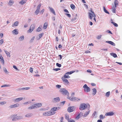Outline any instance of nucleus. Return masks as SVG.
I'll return each instance as SVG.
<instances>
[{"mask_svg": "<svg viewBox=\"0 0 122 122\" xmlns=\"http://www.w3.org/2000/svg\"><path fill=\"white\" fill-rule=\"evenodd\" d=\"M91 13L89 12L88 13L89 18L91 19H92V17H94V18L93 19L96 22V19L95 18V17H96V15L94 13L93 11H92L91 10Z\"/></svg>", "mask_w": 122, "mask_h": 122, "instance_id": "1", "label": "nucleus"}, {"mask_svg": "<svg viewBox=\"0 0 122 122\" xmlns=\"http://www.w3.org/2000/svg\"><path fill=\"white\" fill-rule=\"evenodd\" d=\"M60 91L62 93V94L63 95H66L67 96H68L69 95L68 92L65 88H62L61 89Z\"/></svg>", "mask_w": 122, "mask_h": 122, "instance_id": "2", "label": "nucleus"}, {"mask_svg": "<svg viewBox=\"0 0 122 122\" xmlns=\"http://www.w3.org/2000/svg\"><path fill=\"white\" fill-rule=\"evenodd\" d=\"M87 107L86 104L84 103L81 104L80 105L79 109L81 110H85Z\"/></svg>", "mask_w": 122, "mask_h": 122, "instance_id": "3", "label": "nucleus"}, {"mask_svg": "<svg viewBox=\"0 0 122 122\" xmlns=\"http://www.w3.org/2000/svg\"><path fill=\"white\" fill-rule=\"evenodd\" d=\"M55 112H52L51 110L50 111L44 113L43 115L45 116H48L55 114Z\"/></svg>", "mask_w": 122, "mask_h": 122, "instance_id": "4", "label": "nucleus"}, {"mask_svg": "<svg viewBox=\"0 0 122 122\" xmlns=\"http://www.w3.org/2000/svg\"><path fill=\"white\" fill-rule=\"evenodd\" d=\"M76 108V107L75 106L69 107L67 109V111L69 112H71L74 111Z\"/></svg>", "mask_w": 122, "mask_h": 122, "instance_id": "5", "label": "nucleus"}, {"mask_svg": "<svg viewBox=\"0 0 122 122\" xmlns=\"http://www.w3.org/2000/svg\"><path fill=\"white\" fill-rule=\"evenodd\" d=\"M83 88H84V91L85 92H89L90 91V89L86 84H85L83 86Z\"/></svg>", "mask_w": 122, "mask_h": 122, "instance_id": "6", "label": "nucleus"}, {"mask_svg": "<svg viewBox=\"0 0 122 122\" xmlns=\"http://www.w3.org/2000/svg\"><path fill=\"white\" fill-rule=\"evenodd\" d=\"M35 27V24L32 25L30 28L29 30L28 31V32L29 33L31 32L34 30Z\"/></svg>", "mask_w": 122, "mask_h": 122, "instance_id": "7", "label": "nucleus"}, {"mask_svg": "<svg viewBox=\"0 0 122 122\" xmlns=\"http://www.w3.org/2000/svg\"><path fill=\"white\" fill-rule=\"evenodd\" d=\"M61 107H53L51 109V110L52 112H54V111L58 110L60 109Z\"/></svg>", "mask_w": 122, "mask_h": 122, "instance_id": "8", "label": "nucleus"}, {"mask_svg": "<svg viewBox=\"0 0 122 122\" xmlns=\"http://www.w3.org/2000/svg\"><path fill=\"white\" fill-rule=\"evenodd\" d=\"M71 99V101L74 102L79 101L80 100L79 99H78L76 97H72Z\"/></svg>", "mask_w": 122, "mask_h": 122, "instance_id": "9", "label": "nucleus"}, {"mask_svg": "<svg viewBox=\"0 0 122 122\" xmlns=\"http://www.w3.org/2000/svg\"><path fill=\"white\" fill-rule=\"evenodd\" d=\"M17 115L16 114L11 115L10 116V118L12 119V120L13 121H16V118Z\"/></svg>", "mask_w": 122, "mask_h": 122, "instance_id": "10", "label": "nucleus"}, {"mask_svg": "<svg viewBox=\"0 0 122 122\" xmlns=\"http://www.w3.org/2000/svg\"><path fill=\"white\" fill-rule=\"evenodd\" d=\"M114 113L113 112H108L106 113L105 115L106 116H112V115H113Z\"/></svg>", "mask_w": 122, "mask_h": 122, "instance_id": "11", "label": "nucleus"}, {"mask_svg": "<svg viewBox=\"0 0 122 122\" xmlns=\"http://www.w3.org/2000/svg\"><path fill=\"white\" fill-rule=\"evenodd\" d=\"M60 99L59 97H57L53 98V100L54 102H58L60 101Z\"/></svg>", "mask_w": 122, "mask_h": 122, "instance_id": "12", "label": "nucleus"}, {"mask_svg": "<svg viewBox=\"0 0 122 122\" xmlns=\"http://www.w3.org/2000/svg\"><path fill=\"white\" fill-rule=\"evenodd\" d=\"M19 106V104L16 103L10 106L9 107L10 108H12L18 107Z\"/></svg>", "mask_w": 122, "mask_h": 122, "instance_id": "13", "label": "nucleus"}, {"mask_svg": "<svg viewBox=\"0 0 122 122\" xmlns=\"http://www.w3.org/2000/svg\"><path fill=\"white\" fill-rule=\"evenodd\" d=\"M82 116L83 113L81 112L75 118L76 119L78 120Z\"/></svg>", "mask_w": 122, "mask_h": 122, "instance_id": "14", "label": "nucleus"}, {"mask_svg": "<svg viewBox=\"0 0 122 122\" xmlns=\"http://www.w3.org/2000/svg\"><path fill=\"white\" fill-rule=\"evenodd\" d=\"M23 99V98L22 97L19 98L14 99V101L16 102H18L22 100Z\"/></svg>", "mask_w": 122, "mask_h": 122, "instance_id": "15", "label": "nucleus"}, {"mask_svg": "<svg viewBox=\"0 0 122 122\" xmlns=\"http://www.w3.org/2000/svg\"><path fill=\"white\" fill-rule=\"evenodd\" d=\"M12 33L14 35H17L18 33V32L17 29H15L12 31Z\"/></svg>", "mask_w": 122, "mask_h": 122, "instance_id": "16", "label": "nucleus"}, {"mask_svg": "<svg viewBox=\"0 0 122 122\" xmlns=\"http://www.w3.org/2000/svg\"><path fill=\"white\" fill-rule=\"evenodd\" d=\"M44 34V33H42L39 34L38 37H37V40L40 39L42 37L43 35Z\"/></svg>", "mask_w": 122, "mask_h": 122, "instance_id": "17", "label": "nucleus"}, {"mask_svg": "<svg viewBox=\"0 0 122 122\" xmlns=\"http://www.w3.org/2000/svg\"><path fill=\"white\" fill-rule=\"evenodd\" d=\"M119 2L117 0H115L114 2L115 6L114 7H116L118 5Z\"/></svg>", "mask_w": 122, "mask_h": 122, "instance_id": "18", "label": "nucleus"}, {"mask_svg": "<svg viewBox=\"0 0 122 122\" xmlns=\"http://www.w3.org/2000/svg\"><path fill=\"white\" fill-rule=\"evenodd\" d=\"M49 8L50 9V11H51V12L53 13L54 15H56V13H55V11L52 8H51L50 7H49Z\"/></svg>", "mask_w": 122, "mask_h": 122, "instance_id": "19", "label": "nucleus"}, {"mask_svg": "<svg viewBox=\"0 0 122 122\" xmlns=\"http://www.w3.org/2000/svg\"><path fill=\"white\" fill-rule=\"evenodd\" d=\"M30 87H26L25 88H22L19 89V90H27L30 89Z\"/></svg>", "mask_w": 122, "mask_h": 122, "instance_id": "20", "label": "nucleus"}, {"mask_svg": "<svg viewBox=\"0 0 122 122\" xmlns=\"http://www.w3.org/2000/svg\"><path fill=\"white\" fill-rule=\"evenodd\" d=\"M4 51L8 56L9 57H10V53L8 52L5 49H4Z\"/></svg>", "mask_w": 122, "mask_h": 122, "instance_id": "21", "label": "nucleus"}, {"mask_svg": "<svg viewBox=\"0 0 122 122\" xmlns=\"http://www.w3.org/2000/svg\"><path fill=\"white\" fill-rule=\"evenodd\" d=\"M19 22L18 21H16L12 25V27L17 26L18 25Z\"/></svg>", "mask_w": 122, "mask_h": 122, "instance_id": "22", "label": "nucleus"}, {"mask_svg": "<svg viewBox=\"0 0 122 122\" xmlns=\"http://www.w3.org/2000/svg\"><path fill=\"white\" fill-rule=\"evenodd\" d=\"M23 118L21 116H16V121L17 120H20L22 119Z\"/></svg>", "mask_w": 122, "mask_h": 122, "instance_id": "23", "label": "nucleus"}, {"mask_svg": "<svg viewBox=\"0 0 122 122\" xmlns=\"http://www.w3.org/2000/svg\"><path fill=\"white\" fill-rule=\"evenodd\" d=\"M93 91L92 94L93 95H95L97 93V90L96 88H94L92 89Z\"/></svg>", "mask_w": 122, "mask_h": 122, "instance_id": "24", "label": "nucleus"}, {"mask_svg": "<svg viewBox=\"0 0 122 122\" xmlns=\"http://www.w3.org/2000/svg\"><path fill=\"white\" fill-rule=\"evenodd\" d=\"M36 107L35 106L34 104L31 106H30L28 108V109H34Z\"/></svg>", "mask_w": 122, "mask_h": 122, "instance_id": "25", "label": "nucleus"}, {"mask_svg": "<svg viewBox=\"0 0 122 122\" xmlns=\"http://www.w3.org/2000/svg\"><path fill=\"white\" fill-rule=\"evenodd\" d=\"M14 1L12 0H10L8 3V4L10 5H11L13 4Z\"/></svg>", "mask_w": 122, "mask_h": 122, "instance_id": "26", "label": "nucleus"}, {"mask_svg": "<svg viewBox=\"0 0 122 122\" xmlns=\"http://www.w3.org/2000/svg\"><path fill=\"white\" fill-rule=\"evenodd\" d=\"M90 112V110H89L88 111L86 112L83 115V116L84 117H86L87 116V115L89 114Z\"/></svg>", "mask_w": 122, "mask_h": 122, "instance_id": "27", "label": "nucleus"}, {"mask_svg": "<svg viewBox=\"0 0 122 122\" xmlns=\"http://www.w3.org/2000/svg\"><path fill=\"white\" fill-rule=\"evenodd\" d=\"M110 55L114 58H116L117 57V55L115 53H110Z\"/></svg>", "mask_w": 122, "mask_h": 122, "instance_id": "28", "label": "nucleus"}, {"mask_svg": "<svg viewBox=\"0 0 122 122\" xmlns=\"http://www.w3.org/2000/svg\"><path fill=\"white\" fill-rule=\"evenodd\" d=\"M103 9L104 11L106 13L108 14H109V12L107 11L106 10V8L104 6L103 7Z\"/></svg>", "mask_w": 122, "mask_h": 122, "instance_id": "29", "label": "nucleus"}, {"mask_svg": "<svg viewBox=\"0 0 122 122\" xmlns=\"http://www.w3.org/2000/svg\"><path fill=\"white\" fill-rule=\"evenodd\" d=\"M48 25L47 23L46 22L44 24L43 26V28L44 29H46Z\"/></svg>", "mask_w": 122, "mask_h": 122, "instance_id": "30", "label": "nucleus"}, {"mask_svg": "<svg viewBox=\"0 0 122 122\" xmlns=\"http://www.w3.org/2000/svg\"><path fill=\"white\" fill-rule=\"evenodd\" d=\"M35 106H37L38 107H41L42 106V104L41 103H39L36 104H34Z\"/></svg>", "mask_w": 122, "mask_h": 122, "instance_id": "31", "label": "nucleus"}, {"mask_svg": "<svg viewBox=\"0 0 122 122\" xmlns=\"http://www.w3.org/2000/svg\"><path fill=\"white\" fill-rule=\"evenodd\" d=\"M75 72V71H72L70 72H67L66 73V74H67L68 75H70L72 73Z\"/></svg>", "mask_w": 122, "mask_h": 122, "instance_id": "32", "label": "nucleus"}, {"mask_svg": "<svg viewBox=\"0 0 122 122\" xmlns=\"http://www.w3.org/2000/svg\"><path fill=\"white\" fill-rule=\"evenodd\" d=\"M116 7H114L113 6L112 8V12L114 13H115L116 12Z\"/></svg>", "mask_w": 122, "mask_h": 122, "instance_id": "33", "label": "nucleus"}, {"mask_svg": "<svg viewBox=\"0 0 122 122\" xmlns=\"http://www.w3.org/2000/svg\"><path fill=\"white\" fill-rule=\"evenodd\" d=\"M24 36H22L19 37V40L20 41H22L24 40Z\"/></svg>", "mask_w": 122, "mask_h": 122, "instance_id": "34", "label": "nucleus"}, {"mask_svg": "<svg viewBox=\"0 0 122 122\" xmlns=\"http://www.w3.org/2000/svg\"><path fill=\"white\" fill-rule=\"evenodd\" d=\"M40 11V10L36 9V11H35V13L36 15H37L38 14Z\"/></svg>", "mask_w": 122, "mask_h": 122, "instance_id": "35", "label": "nucleus"}, {"mask_svg": "<svg viewBox=\"0 0 122 122\" xmlns=\"http://www.w3.org/2000/svg\"><path fill=\"white\" fill-rule=\"evenodd\" d=\"M70 7L73 10L75 9V6L73 4H72L71 5Z\"/></svg>", "mask_w": 122, "mask_h": 122, "instance_id": "36", "label": "nucleus"}, {"mask_svg": "<svg viewBox=\"0 0 122 122\" xmlns=\"http://www.w3.org/2000/svg\"><path fill=\"white\" fill-rule=\"evenodd\" d=\"M42 30L41 28L40 27H39L37 29L36 31V32H39L41 31Z\"/></svg>", "mask_w": 122, "mask_h": 122, "instance_id": "37", "label": "nucleus"}, {"mask_svg": "<svg viewBox=\"0 0 122 122\" xmlns=\"http://www.w3.org/2000/svg\"><path fill=\"white\" fill-rule=\"evenodd\" d=\"M25 2V1L24 0H22L19 2V3L21 5H23Z\"/></svg>", "mask_w": 122, "mask_h": 122, "instance_id": "38", "label": "nucleus"}, {"mask_svg": "<svg viewBox=\"0 0 122 122\" xmlns=\"http://www.w3.org/2000/svg\"><path fill=\"white\" fill-rule=\"evenodd\" d=\"M99 117L100 118V119H103L105 117V116H103V115L102 114L100 115Z\"/></svg>", "mask_w": 122, "mask_h": 122, "instance_id": "39", "label": "nucleus"}, {"mask_svg": "<svg viewBox=\"0 0 122 122\" xmlns=\"http://www.w3.org/2000/svg\"><path fill=\"white\" fill-rule=\"evenodd\" d=\"M110 92L109 91L106 93L105 96L107 97H108L110 94Z\"/></svg>", "mask_w": 122, "mask_h": 122, "instance_id": "40", "label": "nucleus"}, {"mask_svg": "<svg viewBox=\"0 0 122 122\" xmlns=\"http://www.w3.org/2000/svg\"><path fill=\"white\" fill-rule=\"evenodd\" d=\"M31 116V113H29L25 115V116L26 117H30Z\"/></svg>", "mask_w": 122, "mask_h": 122, "instance_id": "41", "label": "nucleus"}, {"mask_svg": "<svg viewBox=\"0 0 122 122\" xmlns=\"http://www.w3.org/2000/svg\"><path fill=\"white\" fill-rule=\"evenodd\" d=\"M111 23H112L116 27L118 26V25L117 24L115 23L114 22L112 21L111 22Z\"/></svg>", "mask_w": 122, "mask_h": 122, "instance_id": "42", "label": "nucleus"}, {"mask_svg": "<svg viewBox=\"0 0 122 122\" xmlns=\"http://www.w3.org/2000/svg\"><path fill=\"white\" fill-rule=\"evenodd\" d=\"M68 74H66V73L65 74V75H64V76L65 78H69L70 77L69 76L67 75Z\"/></svg>", "mask_w": 122, "mask_h": 122, "instance_id": "43", "label": "nucleus"}, {"mask_svg": "<svg viewBox=\"0 0 122 122\" xmlns=\"http://www.w3.org/2000/svg\"><path fill=\"white\" fill-rule=\"evenodd\" d=\"M6 103V102H0V104L2 105H4Z\"/></svg>", "mask_w": 122, "mask_h": 122, "instance_id": "44", "label": "nucleus"}, {"mask_svg": "<svg viewBox=\"0 0 122 122\" xmlns=\"http://www.w3.org/2000/svg\"><path fill=\"white\" fill-rule=\"evenodd\" d=\"M109 44L113 46H115V44L113 42L111 41H110Z\"/></svg>", "mask_w": 122, "mask_h": 122, "instance_id": "45", "label": "nucleus"}, {"mask_svg": "<svg viewBox=\"0 0 122 122\" xmlns=\"http://www.w3.org/2000/svg\"><path fill=\"white\" fill-rule=\"evenodd\" d=\"M10 85H7V84H5L4 85H3L1 86V87H8L10 86Z\"/></svg>", "mask_w": 122, "mask_h": 122, "instance_id": "46", "label": "nucleus"}, {"mask_svg": "<svg viewBox=\"0 0 122 122\" xmlns=\"http://www.w3.org/2000/svg\"><path fill=\"white\" fill-rule=\"evenodd\" d=\"M3 69L5 73H8V71L6 69L5 67H4L3 68Z\"/></svg>", "mask_w": 122, "mask_h": 122, "instance_id": "47", "label": "nucleus"}, {"mask_svg": "<svg viewBox=\"0 0 122 122\" xmlns=\"http://www.w3.org/2000/svg\"><path fill=\"white\" fill-rule=\"evenodd\" d=\"M68 122H75L74 120L71 119L68 120Z\"/></svg>", "mask_w": 122, "mask_h": 122, "instance_id": "48", "label": "nucleus"}, {"mask_svg": "<svg viewBox=\"0 0 122 122\" xmlns=\"http://www.w3.org/2000/svg\"><path fill=\"white\" fill-rule=\"evenodd\" d=\"M56 66L59 67H61V64H59L58 63H56Z\"/></svg>", "mask_w": 122, "mask_h": 122, "instance_id": "49", "label": "nucleus"}, {"mask_svg": "<svg viewBox=\"0 0 122 122\" xmlns=\"http://www.w3.org/2000/svg\"><path fill=\"white\" fill-rule=\"evenodd\" d=\"M41 4H39L37 6V9L40 10V8L41 6Z\"/></svg>", "mask_w": 122, "mask_h": 122, "instance_id": "50", "label": "nucleus"}, {"mask_svg": "<svg viewBox=\"0 0 122 122\" xmlns=\"http://www.w3.org/2000/svg\"><path fill=\"white\" fill-rule=\"evenodd\" d=\"M61 69L60 68H54L53 69V70L55 71H57L59 70H60Z\"/></svg>", "mask_w": 122, "mask_h": 122, "instance_id": "51", "label": "nucleus"}, {"mask_svg": "<svg viewBox=\"0 0 122 122\" xmlns=\"http://www.w3.org/2000/svg\"><path fill=\"white\" fill-rule=\"evenodd\" d=\"M65 15H67V16L69 17V18H70L71 16V15H70V14H68V13H66L65 14Z\"/></svg>", "mask_w": 122, "mask_h": 122, "instance_id": "52", "label": "nucleus"}, {"mask_svg": "<svg viewBox=\"0 0 122 122\" xmlns=\"http://www.w3.org/2000/svg\"><path fill=\"white\" fill-rule=\"evenodd\" d=\"M4 42V40L3 39H1L0 40V45H2Z\"/></svg>", "mask_w": 122, "mask_h": 122, "instance_id": "53", "label": "nucleus"}, {"mask_svg": "<svg viewBox=\"0 0 122 122\" xmlns=\"http://www.w3.org/2000/svg\"><path fill=\"white\" fill-rule=\"evenodd\" d=\"M35 36L33 37L30 40V42H33V40H34L35 38Z\"/></svg>", "mask_w": 122, "mask_h": 122, "instance_id": "54", "label": "nucleus"}, {"mask_svg": "<svg viewBox=\"0 0 122 122\" xmlns=\"http://www.w3.org/2000/svg\"><path fill=\"white\" fill-rule=\"evenodd\" d=\"M0 61L2 63L3 65L4 64V61L3 59H2L0 60Z\"/></svg>", "mask_w": 122, "mask_h": 122, "instance_id": "55", "label": "nucleus"}, {"mask_svg": "<svg viewBox=\"0 0 122 122\" xmlns=\"http://www.w3.org/2000/svg\"><path fill=\"white\" fill-rule=\"evenodd\" d=\"M69 116L68 115H65V118L67 120V121L69 119Z\"/></svg>", "mask_w": 122, "mask_h": 122, "instance_id": "56", "label": "nucleus"}, {"mask_svg": "<svg viewBox=\"0 0 122 122\" xmlns=\"http://www.w3.org/2000/svg\"><path fill=\"white\" fill-rule=\"evenodd\" d=\"M44 11V9H43L40 12V13L41 14H42Z\"/></svg>", "mask_w": 122, "mask_h": 122, "instance_id": "57", "label": "nucleus"}, {"mask_svg": "<svg viewBox=\"0 0 122 122\" xmlns=\"http://www.w3.org/2000/svg\"><path fill=\"white\" fill-rule=\"evenodd\" d=\"M101 36H102L101 35H100V36H97V38L98 39H99L101 38Z\"/></svg>", "mask_w": 122, "mask_h": 122, "instance_id": "58", "label": "nucleus"}, {"mask_svg": "<svg viewBox=\"0 0 122 122\" xmlns=\"http://www.w3.org/2000/svg\"><path fill=\"white\" fill-rule=\"evenodd\" d=\"M64 81L66 83H67V84H68V83H69V82H68V80L66 79L65 80V81Z\"/></svg>", "mask_w": 122, "mask_h": 122, "instance_id": "59", "label": "nucleus"}, {"mask_svg": "<svg viewBox=\"0 0 122 122\" xmlns=\"http://www.w3.org/2000/svg\"><path fill=\"white\" fill-rule=\"evenodd\" d=\"M56 86L57 88H59L61 87V85H57Z\"/></svg>", "mask_w": 122, "mask_h": 122, "instance_id": "60", "label": "nucleus"}, {"mask_svg": "<svg viewBox=\"0 0 122 122\" xmlns=\"http://www.w3.org/2000/svg\"><path fill=\"white\" fill-rule=\"evenodd\" d=\"M30 71L31 73H32L33 71V68H32L30 67Z\"/></svg>", "mask_w": 122, "mask_h": 122, "instance_id": "61", "label": "nucleus"}, {"mask_svg": "<svg viewBox=\"0 0 122 122\" xmlns=\"http://www.w3.org/2000/svg\"><path fill=\"white\" fill-rule=\"evenodd\" d=\"M107 32L109 33H110V34H112V32H111V31L109 30H107Z\"/></svg>", "mask_w": 122, "mask_h": 122, "instance_id": "62", "label": "nucleus"}, {"mask_svg": "<svg viewBox=\"0 0 122 122\" xmlns=\"http://www.w3.org/2000/svg\"><path fill=\"white\" fill-rule=\"evenodd\" d=\"M65 78V77L64 76L63 77H61V79L63 81H64L66 79L65 78Z\"/></svg>", "mask_w": 122, "mask_h": 122, "instance_id": "63", "label": "nucleus"}, {"mask_svg": "<svg viewBox=\"0 0 122 122\" xmlns=\"http://www.w3.org/2000/svg\"><path fill=\"white\" fill-rule=\"evenodd\" d=\"M13 68L16 70H18V68L16 67L15 65H14L13 66Z\"/></svg>", "mask_w": 122, "mask_h": 122, "instance_id": "64", "label": "nucleus"}]
</instances>
